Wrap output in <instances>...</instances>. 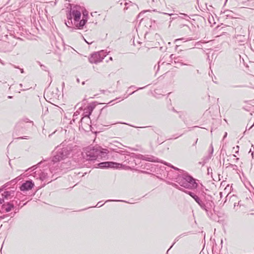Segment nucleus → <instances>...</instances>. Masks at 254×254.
I'll return each mask as SVG.
<instances>
[{
	"label": "nucleus",
	"mask_w": 254,
	"mask_h": 254,
	"mask_svg": "<svg viewBox=\"0 0 254 254\" xmlns=\"http://www.w3.org/2000/svg\"><path fill=\"white\" fill-rule=\"evenodd\" d=\"M172 186L178 189L179 190L189 194L194 199L195 201L199 205L200 208L205 210L208 216L211 213V210L214 206V203L212 200V196L207 194L201 189L200 191L196 190L195 192L189 191L180 188L176 184L173 183Z\"/></svg>",
	"instance_id": "obj_1"
},
{
	"label": "nucleus",
	"mask_w": 254,
	"mask_h": 254,
	"mask_svg": "<svg viewBox=\"0 0 254 254\" xmlns=\"http://www.w3.org/2000/svg\"><path fill=\"white\" fill-rule=\"evenodd\" d=\"M88 12L84 10L82 12V18L80 20L81 12L77 9L76 7L71 8L69 12L66 14L67 20L65 21V24L68 27L72 28L71 31L76 29H82L87 21Z\"/></svg>",
	"instance_id": "obj_2"
},
{
	"label": "nucleus",
	"mask_w": 254,
	"mask_h": 254,
	"mask_svg": "<svg viewBox=\"0 0 254 254\" xmlns=\"http://www.w3.org/2000/svg\"><path fill=\"white\" fill-rule=\"evenodd\" d=\"M43 163H44V166H48L49 172H50L52 177L54 176V174L58 173L59 171L68 169L71 167L70 161L62 162L61 163L58 161H55L54 158L49 161H41L37 165L39 166Z\"/></svg>",
	"instance_id": "obj_3"
},
{
	"label": "nucleus",
	"mask_w": 254,
	"mask_h": 254,
	"mask_svg": "<svg viewBox=\"0 0 254 254\" xmlns=\"http://www.w3.org/2000/svg\"><path fill=\"white\" fill-rule=\"evenodd\" d=\"M82 156L86 160L93 161L106 157L107 152L104 151L99 146H89L86 148L84 152L82 153Z\"/></svg>",
	"instance_id": "obj_4"
},
{
	"label": "nucleus",
	"mask_w": 254,
	"mask_h": 254,
	"mask_svg": "<svg viewBox=\"0 0 254 254\" xmlns=\"http://www.w3.org/2000/svg\"><path fill=\"white\" fill-rule=\"evenodd\" d=\"M178 178H175V179L177 180L176 182L181 187L191 190H194L198 188V184L196 182L195 180L191 176L189 175L188 174H184L181 176L179 175H178Z\"/></svg>",
	"instance_id": "obj_5"
},
{
	"label": "nucleus",
	"mask_w": 254,
	"mask_h": 254,
	"mask_svg": "<svg viewBox=\"0 0 254 254\" xmlns=\"http://www.w3.org/2000/svg\"><path fill=\"white\" fill-rule=\"evenodd\" d=\"M72 150V146L68 144L66 147L59 148L53 157L55 161L59 162L70 161L68 157Z\"/></svg>",
	"instance_id": "obj_6"
},
{
	"label": "nucleus",
	"mask_w": 254,
	"mask_h": 254,
	"mask_svg": "<svg viewBox=\"0 0 254 254\" xmlns=\"http://www.w3.org/2000/svg\"><path fill=\"white\" fill-rule=\"evenodd\" d=\"M236 34L234 36L235 42L236 44L242 46L244 45L247 41V37L245 35L246 30L245 31L241 27H237L235 28Z\"/></svg>",
	"instance_id": "obj_7"
},
{
	"label": "nucleus",
	"mask_w": 254,
	"mask_h": 254,
	"mask_svg": "<svg viewBox=\"0 0 254 254\" xmlns=\"http://www.w3.org/2000/svg\"><path fill=\"white\" fill-rule=\"evenodd\" d=\"M106 52L101 51L99 52H95L91 55L89 58V61L91 64H97L101 62L106 57Z\"/></svg>",
	"instance_id": "obj_8"
},
{
	"label": "nucleus",
	"mask_w": 254,
	"mask_h": 254,
	"mask_svg": "<svg viewBox=\"0 0 254 254\" xmlns=\"http://www.w3.org/2000/svg\"><path fill=\"white\" fill-rule=\"evenodd\" d=\"M29 123L32 127L33 125V123L32 121H30L27 118H23L19 121L15 126V129L16 130L20 131L23 129H26L28 128L27 126L26 125V124Z\"/></svg>",
	"instance_id": "obj_9"
},
{
	"label": "nucleus",
	"mask_w": 254,
	"mask_h": 254,
	"mask_svg": "<svg viewBox=\"0 0 254 254\" xmlns=\"http://www.w3.org/2000/svg\"><path fill=\"white\" fill-rule=\"evenodd\" d=\"M98 166L101 168H119L122 167V164L114 162H104L99 163Z\"/></svg>",
	"instance_id": "obj_10"
},
{
	"label": "nucleus",
	"mask_w": 254,
	"mask_h": 254,
	"mask_svg": "<svg viewBox=\"0 0 254 254\" xmlns=\"http://www.w3.org/2000/svg\"><path fill=\"white\" fill-rule=\"evenodd\" d=\"M95 106L93 105L90 104L87 106L86 109H85L86 111L84 113V116L81 119V123L83 122L84 120H87L88 121H90L89 116L91 114Z\"/></svg>",
	"instance_id": "obj_11"
},
{
	"label": "nucleus",
	"mask_w": 254,
	"mask_h": 254,
	"mask_svg": "<svg viewBox=\"0 0 254 254\" xmlns=\"http://www.w3.org/2000/svg\"><path fill=\"white\" fill-rule=\"evenodd\" d=\"M34 186V184L32 180H28L23 183L20 187L21 191H25L31 190Z\"/></svg>",
	"instance_id": "obj_12"
},
{
	"label": "nucleus",
	"mask_w": 254,
	"mask_h": 254,
	"mask_svg": "<svg viewBox=\"0 0 254 254\" xmlns=\"http://www.w3.org/2000/svg\"><path fill=\"white\" fill-rule=\"evenodd\" d=\"M14 207V205L11 202H8L3 204L1 206V212H8Z\"/></svg>",
	"instance_id": "obj_13"
},
{
	"label": "nucleus",
	"mask_w": 254,
	"mask_h": 254,
	"mask_svg": "<svg viewBox=\"0 0 254 254\" xmlns=\"http://www.w3.org/2000/svg\"><path fill=\"white\" fill-rule=\"evenodd\" d=\"M124 11L127 10H129L130 11H132L133 10H136L137 9V5L130 1H128V2H126L124 4Z\"/></svg>",
	"instance_id": "obj_14"
},
{
	"label": "nucleus",
	"mask_w": 254,
	"mask_h": 254,
	"mask_svg": "<svg viewBox=\"0 0 254 254\" xmlns=\"http://www.w3.org/2000/svg\"><path fill=\"white\" fill-rule=\"evenodd\" d=\"M50 174H49L47 172H45V170H41V174H40V180L46 181H48V182H50L52 181L51 179Z\"/></svg>",
	"instance_id": "obj_15"
},
{
	"label": "nucleus",
	"mask_w": 254,
	"mask_h": 254,
	"mask_svg": "<svg viewBox=\"0 0 254 254\" xmlns=\"http://www.w3.org/2000/svg\"><path fill=\"white\" fill-rule=\"evenodd\" d=\"M141 158L142 160L147 161L163 163L158 158L153 156H142Z\"/></svg>",
	"instance_id": "obj_16"
},
{
	"label": "nucleus",
	"mask_w": 254,
	"mask_h": 254,
	"mask_svg": "<svg viewBox=\"0 0 254 254\" xmlns=\"http://www.w3.org/2000/svg\"><path fill=\"white\" fill-rule=\"evenodd\" d=\"M15 191L13 190L4 191L2 193V196L5 199H10L14 195Z\"/></svg>",
	"instance_id": "obj_17"
},
{
	"label": "nucleus",
	"mask_w": 254,
	"mask_h": 254,
	"mask_svg": "<svg viewBox=\"0 0 254 254\" xmlns=\"http://www.w3.org/2000/svg\"><path fill=\"white\" fill-rule=\"evenodd\" d=\"M41 174V170H36L35 172L33 173V177L37 179L40 180V174Z\"/></svg>",
	"instance_id": "obj_18"
},
{
	"label": "nucleus",
	"mask_w": 254,
	"mask_h": 254,
	"mask_svg": "<svg viewBox=\"0 0 254 254\" xmlns=\"http://www.w3.org/2000/svg\"><path fill=\"white\" fill-rule=\"evenodd\" d=\"M187 234L188 233H183L182 234H181L180 235H179V236H178L177 237H176L175 239V243H174V244L171 246V247L170 248V249L168 250V251L173 247V246L174 245V244L179 241V238L182 237H183V236H186L187 235Z\"/></svg>",
	"instance_id": "obj_19"
},
{
	"label": "nucleus",
	"mask_w": 254,
	"mask_h": 254,
	"mask_svg": "<svg viewBox=\"0 0 254 254\" xmlns=\"http://www.w3.org/2000/svg\"><path fill=\"white\" fill-rule=\"evenodd\" d=\"M163 164H164L165 165L168 166H170L171 167V168H173L174 170H177V171H180V172H183V171L182 170H181L177 167H175L174 166H173V165H172L171 164H170V163H166V162H164V163H162Z\"/></svg>",
	"instance_id": "obj_20"
},
{
	"label": "nucleus",
	"mask_w": 254,
	"mask_h": 254,
	"mask_svg": "<svg viewBox=\"0 0 254 254\" xmlns=\"http://www.w3.org/2000/svg\"><path fill=\"white\" fill-rule=\"evenodd\" d=\"M181 14L183 16L182 18H184L187 20H189V19L190 18V17L186 14L181 13Z\"/></svg>",
	"instance_id": "obj_21"
},
{
	"label": "nucleus",
	"mask_w": 254,
	"mask_h": 254,
	"mask_svg": "<svg viewBox=\"0 0 254 254\" xmlns=\"http://www.w3.org/2000/svg\"><path fill=\"white\" fill-rule=\"evenodd\" d=\"M110 201H124V200H114V199H109L105 201V203L110 202Z\"/></svg>",
	"instance_id": "obj_22"
},
{
	"label": "nucleus",
	"mask_w": 254,
	"mask_h": 254,
	"mask_svg": "<svg viewBox=\"0 0 254 254\" xmlns=\"http://www.w3.org/2000/svg\"><path fill=\"white\" fill-rule=\"evenodd\" d=\"M39 64L40 65V66L41 67L42 69L45 71H46L47 70V67L45 66L44 65H43L42 64H41L40 63H39Z\"/></svg>",
	"instance_id": "obj_23"
},
{
	"label": "nucleus",
	"mask_w": 254,
	"mask_h": 254,
	"mask_svg": "<svg viewBox=\"0 0 254 254\" xmlns=\"http://www.w3.org/2000/svg\"><path fill=\"white\" fill-rule=\"evenodd\" d=\"M101 201L98 202L97 203V205L95 206H94V207H101L102 206H103L104 205V204H101Z\"/></svg>",
	"instance_id": "obj_24"
},
{
	"label": "nucleus",
	"mask_w": 254,
	"mask_h": 254,
	"mask_svg": "<svg viewBox=\"0 0 254 254\" xmlns=\"http://www.w3.org/2000/svg\"><path fill=\"white\" fill-rule=\"evenodd\" d=\"M185 40V39L184 38H180V39H176L175 40V43H178L180 41H182V40Z\"/></svg>",
	"instance_id": "obj_25"
},
{
	"label": "nucleus",
	"mask_w": 254,
	"mask_h": 254,
	"mask_svg": "<svg viewBox=\"0 0 254 254\" xmlns=\"http://www.w3.org/2000/svg\"><path fill=\"white\" fill-rule=\"evenodd\" d=\"M12 65L13 66H14L15 68H17L20 69L21 73H24V70H23V68H19L18 66H16V65H13V64H12Z\"/></svg>",
	"instance_id": "obj_26"
},
{
	"label": "nucleus",
	"mask_w": 254,
	"mask_h": 254,
	"mask_svg": "<svg viewBox=\"0 0 254 254\" xmlns=\"http://www.w3.org/2000/svg\"><path fill=\"white\" fill-rule=\"evenodd\" d=\"M174 55L173 54H172L170 55V58L171 59H174L175 60H179L178 59V58H175V57H174Z\"/></svg>",
	"instance_id": "obj_27"
},
{
	"label": "nucleus",
	"mask_w": 254,
	"mask_h": 254,
	"mask_svg": "<svg viewBox=\"0 0 254 254\" xmlns=\"http://www.w3.org/2000/svg\"><path fill=\"white\" fill-rule=\"evenodd\" d=\"M194 46H200V42H197L193 45Z\"/></svg>",
	"instance_id": "obj_28"
},
{
	"label": "nucleus",
	"mask_w": 254,
	"mask_h": 254,
	"mask_svg": "<svg viewBox=\"0 0 254 254\" xmlns=\"http://www.w3.org/2000/svg\"><path fill=\"white\" fill-rule=\"evenodd\" d=\"M164 63V62H162V61H159L158 63V67H159L160 66L161 64H163Z\"/></svg>",
	"instance_id": "obj_29"
},
{
	"label": "nucleus",
	"mask_w": 254,
	"mask_h": 254,
	"mask_svg": "<svg viewBox=\"0 0 254 254\" xmlns=\"http://www.w3.org/2000/svg\"><path fill=\"white\" fill-rule=\"evenodd\" d=\"M4 199L5 198H3V197H2L1 198H0V204L4 202Z\"/></svg>",
	"instance_id": "obj_30"
},
{
	"label": "nucleus",
	"mask_w": 254,
	"mask_h": 254,
	"mask_svg": "<svg viewBox=\"0 0 254 254\" xmlns=\"http://www.w3.org/2000/svg\"><path fill=\"white\" fill-rule=\"evenodd\" d=\"M230 166L232 167V168L233 169H235V168H237V167L236 165H233V164H230Z\"/></svg>",
	"instance_id": "obj_31"
},
{
	"label": "nucleus",
	"mask_w": 254,
	"mask_h": 254,
	"mask_svg": "<svg viewBox=\"0 0 254 254\" xmlns=\"http://www.w3.org/2000/svg\"><path fill=\"white\" fill-rule=\"evenodd\" d=\"M13 48L12 47H11L8 50H5L4 52H10L12 51Z\"/></svg>",
	"instance_id": "obj_32"
},
{
	"label": "nucleus",
	"mask_w": 254,
	"mask_h": 254,
	"mask_svg": "<svg viewBox=\"0 0 254 254\" xmlns=\"http://www.w3.org/2000/svg\"><path fill=\"white\" fill-rule=\"evenodd\" d=\"M36 168V166H32L31 168H29V169H28V170H31V169H33V170H34V169H35Z\"/></svg>",
	"instance_id": "obj_33"
},
{
	"label": "nucleus",
	"mask_w": 254,
	"mask_h": 254,
	"mask_svg": "<svg viewBox=\"0 0 254 254\" xmlns=\"http://www.w3.org/2000/svg\"><path fill=\"white\" fill-rule=\"evenodd\" d=\"M192 40V38H188V39H187L185 40L184 41V42H187V41H190V40Z\"/></svg>",
	"instance_id": "obj_34"
},
{
	"label": "nucleus",
	"mask_w": 254,
	"mask_h": 254,
	"mask_svg": "<svg viewBox=\"0 0 254 254\" xmlns=\"http://www.w3.org/2000/svg\"><path fill=\"white\" fill-rule=\"evenodd\" d=\"M26 136L18 137L17 139H26Z\"/></svg>",
	"instance_id": "obj_35"
},
{
	"label": "nucleus",
	"mask_w": 254,
	"mask_h": 254,
	"mask_svg": "<svg viewBox=\"0 0 254 254\" xmlns=\"http://www.w3.org/2000/svg\"><path fill=\"white\" fill-rule=\"evenodd\" d=\"M84 40L88 44H90L92 43V42H89V41H87L85 39H84Z\"/></svg>",
	"instance_id": "obj_36"
},
{
	"label": "nucleus",
	"mask_w": 254,
	"mask_h": 254,
	"mask_svg": "<svg viewBox=\"0 0 254 254\" xmlns=\"http://www.w3.org/2000/svg\"><path fill=\"white\" fill-rule=\"evenodd\" d=\"M0 63L2 64V65H4V63L1 60V59H0Z\"/></svg>",
	"instance_id": "obj_37"
},
{
	"label": "nucleus",
	"mask_w": 254,
	"mask_h": 254,
	"mask_svg": "<svg viewBox=\"0 0 254 254\" xmlns=\"http://www.w3.org/2000/svg\"><path fill=\"white\" fill-rule=\"evenodd\" d=\"M227 133L226 132L225 133L224 135V137H223V138L224 139V138L227 136Z\"/></svg>",
	"instance_id": "obj_38"
},
{
	"label": "nucleus",
	"mask_w": 254,
	"mask_h": 254,
	"mask_svg": "<svg viewBox=\"0 0 254 254\" xmlns=\"http://www.w3.org/2000/svg\"><path fill=\"white\" fill-rule=\"evenodd\" d=\"M146 86L143 87H139L137 89V90H140L144 88Z\"/></svg>",
	"instance_id": "obj_39"
},
{
	"label": "nucleus",
	"mask_w": 254,
	"mask_h": 254,
	"mask_svg": "<svg viewBox=\"0 0 254 254\" xmlns=\"http://www.w3.org/2000/svg\"><path fill=\"white\" fill-rule=\"evenodd\" d=\"M211 148H212V149H211V153H212L213 152V146H212V144L211 145Z\"/></svg>",
	"instance_id": "obj_40"
},
{
	"label": "nucleus",
	"mask_w": 254,
	"mask_h": 254,
	"mask_svg": "<svg viewBox=\"0 0 254 254\" xmlns=\"http://www.w3.org/2000/svg\"><path fill=\"white\" fill-rule=\"evenodd\" d=\"M129 88H133V89H135V87L134 86H131L129 87Z\"/></svg>",
	"instance_id": "obj_41"
},
{
	"label": "nucleus",
	"mask_w": 254,
	"mask_h": 254,
	"mask_svg": "<svg viewBox=\"0 0 254 254\" xmlns=\"http://www.w3.org/2000/svg\"><path fill=\"white\" fill-rule=\"evenodd\" d=\"M181 65H189V64H184L183 63H181Z\"/></svg>",
	"instance_id": "obj_42"
},
{
	"label": "nucleus",
	"mask_w": 254,
	"mask_h": 254,
	"mask_svg": "<svg viewBox=\"0 0 254 254\" xmlns=\"http://www.w3.org/2000/svg\"><path fill=\"white\" fill-rule=\"evenodd\" d=\"M7 98H8V99H11V98H12V96H8Z\"/></svg>",
	"instance_id": "obj_43"
},
{
	"label": "nucleus",
	"mask_w": 254,
	"mask_h": 254,
	"mask_svg": "<svg viewBox=\"0 0 254 254\" xmlns=\"http://www.w3.org/2000/svg\"><path fill=\"white\" fill-rule=\"evenodd\" d=\"M77 115L76 114V113H75L73 115V117H77Z\"/></svg>",
	"instance_id": "obj_44"
},
{
	"label": "nucleus",
	"mask_w": 254,
	"mask_h": 254,
	"mask_svg": "<svg viewBox=\"0 0 254 254\" xmlns=\"http://www.w3.org/2000/svg\"><path fill=\"white\" fill-rule=\"evenodd\" d=\"M76 80H77V82L78 83H79L80 81H79V78H77Z\"/></svg>",
	"instance_id": "obj_45"
},
{
	"label": "nucleus",
	"mask_w": 254,
	"mask_h": 254,
	"mask_svg": "<svg viewBox=\"0 0 254 254\" xmlns=\"http://www.w3.org/2000/svg\"><path fill=\"white\" fill-rule=\"evenodd\" d=\"M148 127H151L150 126H148ZM140 128H145L148 127H140Z\"/></svg>",
	"instance_id": "obj_46"
},
{
	"label": "nucleus",
	"mask_w": 254,
	"mask_h": 254,
	"mask_svg": "<svg viewBox=\"0 0 254 254\" xmlns=\"http://www.w3.org/2000/svg\"><path fill=\"white\" fill-rule=\"evenodd\" d=\"M197 140L198 139H196L195 142H194L193 145H194L197 143Z\"/></svg>",
	"instance_id": "obj_47"
},
{
	"label": "nucleus",
	"mask_w": 254,
	"mask_h": 254,
	"mask_svg": "<svg viewBox=\"0 0 254 254\" xmlns=\"http://www.w3.org/2000/svg\"><path fill=\"white\" fill-rule=\"evenodd\" d=\"M62 86H63V87H64V82H63V83H62Z\"/></svg>",
	"instance_id": "obj_48"
},
{
	"label": "nucleus",
	"mask_w": 254,
	"mask_h": 254,
	"mask_svg": "<svg viewBox=\"0 0 254 254\" xmlns=\"http://www.w3.org/2000/svg\"><path fill=\"white\" fill-rule=\"evenodd\" d=\"M84 84H85V81H83L82 83V84L84 85Z\"/></svg>",
	"instance_id": "obj_49"
},
{
	"label": "nucleus",
	"mask_w": 254,
	"mask_h": 254,
	"mask_svg": "<svg viewBox=\"0 0 254 254\" xmlns=\"http://www.w3.org/2000/svg\"><path fill=\"white\" fill-rule=\"evenodd\" d=\"M171 173H172L171 172H169V174H168V175H169V176H171Z\"/></svg>",
	"instance_id": "obj_50"
},
{
	"label": "nucleus",
	"mask_w": 254,
	"mask_h": 254,
	"mask_svg": "<svg viewBox=\"0 0 254 254\" xmlns=\"http://www.w3.org/2000/svg\"><path fill=\"white\" fill-rule=\"evenodd\" d=\"M134 92H135V91H133L131 93L129 94V95H131V94H132L134 93Z\"/></svg>",
	"instance_id": "obj_51"
},
{
	"label": "nucleus",
	"mask_w": 254,
	"mask_h": 254,
	"mask_svg": "<svg viewBox=\"0 0 254 254\" xmlns=\"http://www.w3.org/2000/svg\"><path fill=\"white\" fill-rule=\"evenodd\" d=\"M236 159V161H237L239 160V158H236V159Z\"/></svg>",
	"instance_id": "obj_52"
},
{
	"label": "nucleus",
	"mask_w": 254,
	"mask_h": 254,
	"mask_svg": "<svg viewBox=\"0 0 254 254\" xmlns=\"http://www.w3.org/2000/svg\"><path fill=\"white\" fill-rule=\"evenodd\" d=\"M120 5H123V2H122L120 3Z\"/></svg>",
	"instance_id": "obj_53"
},
{
	"label": "nucleus",
	"mask_w": 254,
	"mask_h": 254,
	"mask_svg": "<svg viewBox=\"0 0 254 254\" xmlns=\"http://www.w3.org/2000/svg\"><path fill=\"white\" fill-rule=\"evenodd\" d=\"M110 60H112V57H110Z\"/></svg>",
	"instance_id": "obj_54"
},
{
	"label": "nucleus",
	"mask_w": 254,
	"mask_h": 254,
	"mask_svg": "<svg viewBox=\"0 0 254 254\" xmlns=\"http://www.w3.org/2000/svg\"><path fill=\"white\" fill-rule=\"evenodd\" d=\"M20 87H22V84H20Z\"/></svg>",
	"instance_id": "obj_55"
},
{
	"label": "nucleus",
	"mask_w": 254,
	"mask_h": 254,
	"mask_svg": "<svg viewBox=\"0 0 254 254\" xmlns=\"http://www.w3.org/2000/svg\"><path fill=\"white\" fill-rule=\"evenodd\" d=\"M212 73H210V72H209V75H210V74H212Z\"/></svg>",
	"instance_id": "obj_56"
},
{
	"label": "nucleus",
	"mask_w": 254,
	"mask_h": 254,
	"mask_svg": "<svg viewBox=\"0 0 254 254\" xmlns=\"http://www.w3.org/2000/svg\"><path fill=\"white\" fill-rule=\"evenodd\" d=\"M212 73H210V72H209V75H210V74H212Z\"/></svg>",
	"instance_id": "obj_57"
},
{
	"label": "nucleus",
	"mask_w": 254,
	"mask_h": 254,
	"mask_svg": "<svg viewBox=\"0 0 254 254\" xmlns=\"http://www.w3.org/2000/svg\"><path fill=\"white\" fill-rule=\"evenodd\" d=\"M235 87H240V86H236Z\"/></svg>",
	"instance_id": "obj_58"
},
{
	"label": "nucleus",
	"mask_w": 254,
	"mask_h": 254,
	"mask_svg": "<svg viewBox=\"0 0 254 254\" xmlns=\"http://www.w3.org/2000/svg\"><path fill=\"white\" fill-rule=\"evenodd\" d=\"M62 144H63L62 146H64V142H63Z\"/></svg>",
	"instance_id": "obj_59"
},
{
	"label": "nucleus",
	"mask_w": 254,
	"mask_h": 254,
	"mask_svg": "<svg viewBox=\"0 0 254 254\" xmlns=\"http://www.w3.org/2000/svg\"><path fill=\"white\" fill-rule=\"evenodd\" d=\"M127 96H126L124 97V98H127Z\"/></svg>",
	"instance_id": "obj_60"
}]
</instances>
